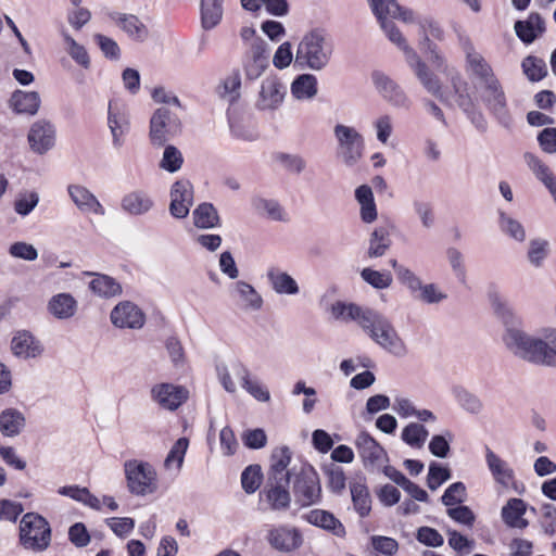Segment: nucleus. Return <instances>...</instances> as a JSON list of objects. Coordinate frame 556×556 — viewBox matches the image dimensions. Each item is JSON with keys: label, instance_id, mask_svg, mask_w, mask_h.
I'll use <instances>...</instances> for the list:
<instances>
[{"label": "nucleus", "instance_id": "obj_27", "mask_svg": "<svg viewBox=\"0 0 556 556\" xmlns=\"http://www.w3.org/2000/svg\"><path fill=\"white\" fill-rule=\"evenodd\" d=\"M121 207L129 215L142 216L153 210L154 201L147 191L136 189L122 198Z\"/></svg>", "mask_w": 556, "mask_h": 556}, {"label": "nucleus", "instance_id": "obj_45", "mask_svg": "<svg viewBox=\"0 0 556 556\" xmlns=\"http://www.w3.org/2000/svg\"><path fill=\"white\" fill-rule=\"evenodd\" d=\"M291 94L299 101L312 100L317 94V79L314 75L302 74L291 84Z\"/></svg>", "mask_w": 556, "mask_h": 556}, {"label": "nucleus", "instance_id": "obj_29", "mask_svg": "<svg viewBox=\"0 0 556 556\" xmlns=\"http://www.w3.org/2000/svg\"><path fill=\"white\" fill-rule=\"evenodd\" d=\"M231 293L243 312H257L263 306L262 295L245 281H237L232 286Z\"/></svg>", "mask_w": 556, "mask_h": 556}, {"label": "nucleus", "instance_id": "obj_31", "mask_svg": "<svg viewBox=\"0 0 556 556\" xmlns=\"http://www.w3.org/2000/svg\"><path fill=\"white\" fill-rule=\"evenodd\" d=\"M304 519L334 536L344 538L346 534L343 523L330 511L324 509H312L305 514Z\"/></svg>", "mask_w": 556, "mask_h": 556}, {"label": "nucleus", "instance_id": "obj_14", "mask_svg": "<svg viewBox=\"0 0 556 556\" xmlns=\"http://www.w3.org/2000/svg\"><path fill=\"white\" fill-rule=\"evenodd\" d=\"M150 393L153 402L170 412L179 408L189 396L185 387L173 383H157L152 387Z\"/></svg>", "mask_w": 556, "mask_h": 556}, {"label": "nucleus", "instance_id": "obj_11", "mask_svg": "<svg viewBox=\"0 0 556 556\" xmlns=\"http://www.w3.org/2000/svg\"><path fill=\"white\" fill-rule=\"evenodd\" d=\"M55 140V126L47 119H38L33 123L27 134L30 150L39 155L50 151L54 147Z\"/></svg>", "mask_w": 556, "mask_h": 556}, {"label": "nucleus", "instance_id": "obj_41", "mask_svg": "<svg viewBox=\"0 0 556 556\" xmlns=\"http://www.w3.org/2000/svg\"><path fill=\"white\" fill-rule=\"evenodd\" d=\"M254 211L262 217L274 222H288V214L282 205L275 199L255 197L252 199Z\"/></svg>", "mask_w": 556, "mask_h": 556}, {"label": "nucleus", "instance_id": "obj_38", "mask_svg": "<svg viewBox=\"0 0 556 556\" xmlns=\"http://www.w3.org/2000/svg\"><path fill=\"white\" fill-rule=\"evenodd\" d=\"M26 427L25 415L17 408H5L0 413V432L8 438L20 435Z\"/></svg>", "mask_w": 556, "mask_h": 556}, {"label": "nucleus", "instance_id": "obj_50", "mask_svg": "<svg viewBox=\"0 0 556 556\" xmlns=\"http://www.w3.org/2000/svg\"><path fill=\"white\" fill-rule=\"evenodd\" d=\"M194 226L202 229L214 228L219 225V216L210 203L200 204L192 213Z\"/></svg>", "mask_w": 556, "mask_h": 556}, {"label": "nucleus", "instance_id": "obj_62", "mask_svg": "<svg viewBox=\"0 0 556 556\" xmlns=\"http://www.w3.org/2000/svg\"><path fill=\"white\" fill-rule=\"evenodd\" d=\"M447 262L454 276L460 282H465L467 278V270L463 253L456 248H448L446 250Z\"/></svg>", "mask_w": 556, "mask_h": 556}, {"label": "nucleus", "instance_id": "obj_17", "mask_svg": "<svg viewBox=\"0 0 556 556\" xmlns=\"http://www.w3.org/2000/svg\"><path fill=\"white\" fill-rule=\"evenodd\" d=\"M485 464L494 482L503 489L517 490L516 473L509 463L493 452L485 448Z\"/></svg>", "mask_w": 556, "mask_h": 556}, {"label": "nucleus", "instance_id": "obj_36", "mask_svg": "<svg viewBox=\"0 0 556 556\" xmlns=\"http://www.w3.org/2000/svg\"><path fill=\"white\" fill-rule=\"evenodd\" d=\"M267 280L275 293L280 295H296L300 287L296 280L287 271L278 267H270L266 271Z\"/></svg>", "mask_w": 556, "mask_h": 556}, {"label": "nucleus", "instance_id": "obj_59", "mask_svg": "<svg viewBox=\"0 0 556 556\" xmlns=\"http://www.w3.org/2000/svg\"><path fill=\"white\" fill-rule=\"evenodd\" d=\"M262 478L263 475L261 466L251 465L247 467L241 475V483L243 490L249 494L254 493L260 488Z\"/></svg>", "mask_w": 556, "mask_h": 556}, {"label": "nucleus", "instance_id": "obj_10", "mask_svg": "<svg viewBox=\"0 0 556 556\" xmlns=\"http://www.w3.org/2000/svg\"><path fill=\"white\" fill-rule=\"evenodd\" d=\"M287 88L277 76L265 77L255 99V108L264 112L277 111L283 103Z\"/></svg>", "mask_w": 556, "mask_h": 556}, {"label": "nucleus", "instance_id": "obj_58", "mask_svg": "<svg viewBox=\"0 0 556 556\" xmlns=\"http://www.w3.org/2000/svg\"><path fill=\"white\" fill-rule=\"evenodd\" d=\"M413 296L426 304H438L447 298L435 283H421V288Z\"/></svg>", "mask_w": 556, "mask_h": 556}, {"label": "nucleus", "instance_id": "obj_61", "mask_svg": "<svg viewBox=\"0 0 556 556\" xmlns=\"http://www.w3.org/2000/svg\"><path fill=\"white\" fill-rule=\"evenodd\" d=\"M241 78L239 73H231L224 79L219 88V94L222 98L231 103L239 98Z\"/></svg>", "mask_w": 556, "mask_h": 556}, {"label": "nucleus", "instance_id": "obj_21", "mask_svg": "<svg viewBox=\"0 0 556 556\" xmlns=\"http://www.w3.org/2000/svg\"><path fill=\"white\" fill-rule=\"evenodd\" d=\"M481 97L500 123L508 126L510 117L506 108L505 94L497 78L492 83L481 85Z\"/></svg>", "mask_w": 556, "mask_h": 556}, {"label": "nucleus", "instance_id": "obj_3", "mask_svg": "<svg viewBox=\"0 0 556 556\" xmlns=\"http://www.w3.org/2000/svg\"><path fill=\"white\" fill-rule=\"evenodd\" d=\"M362 329L369 338L387 352L395 356H404L407 348L392 323L381 313L370 309L364 319Z\"/></svg>", "mask_w": 556, "mask_h": 556}, {"label": "nucleus", "instance_id": "obj_51", "mask_svg": "<svg viewBox=\"0 0 556 556\" xmlns=\"http://www.w3.org/2000/svg\"><path fill=\"white\" fill-rule=\"evenodd\" d=\"M452 394L458 405L470 414H479L483 408L482 401L462 386L453 387Z\"/></svg>", "mask_w": 556, "mask_h": 556}, {"label": "nucleus", "instance_id": "obj_32", "mask_svg": "<svg viewBox=\"0 0 556 556\" xmlns=\"http://www.w3.org/2000/svg\"><path fill=\"white\" fill-rule=\"evenodd\" d=\"M40 104L41 99L36 91L15 90L9 100V108L18 115L34 116Z\"/></svg>", "mask_w": 556, "mask_h": 556}, {"label": "nucleus", "instance_id": "obj_49", "mask_svg": "<svg viewBox=\"0 0 556 556\" xmlns=\"http://www.w3.org/2000/svg\"><path fill=\"white\" fill-rule=\"evenodd\" d=\"M523 159L529 169L546 188L556 181V177L551 168L536 155L526 152Z\"/></svg>", "mask_w": 556, "mask_h": 556}, {"label": "nucleus", "instance_id": "obj_37", "mask_svg": "<svg viewBox=\"0 0 556 556\" xmlns=\"http://www.w3.org/2000/svg\"><path fill=\"white\" fill-rule=\"evenodd\" d=\"M78 308L76 299L71 293H58L50 298L47 304L49 314L58 319L72 318Z\"/></svg>", "mask_w": 556, "mask_h": 556}, {"label": "nucleus", "instance_id": "obj_5", "mask_svg": "<svg viewBox=\"0 0 556 556\" xmlns=\"http://www.w3.org/2000/svg\"><path fill=\"white\" fill-rule=\"evenodd\" d=\"M337 159L346 167L356 166L364 155L365 139L353 126L338 123L333 126Z\"/></svg>", "mask_w": 556, "mask_h": 556}, {"label": "nucleus", "instance_id": "obj_7", "mask_svg": "<svg viewBox=\"0 0 556 556\" xmlns=\"http://www.w3.org/2000/svg\"><path fill=\"white\" fill-rule=\"evenodd\" d=\"M51 542V528L49 522L36 513L25 514L20 522V543L33 552H42Z\"/></svg>", "mask_w": 556, "mask_h": 556}, {"label": "nucleus", "instance_id": "obj_19", "mask_svg": "<svg viewBox=\"0 0 556 556\" xmlns=\"http://www.w3.org/2000/svg\"><path fill=\"white\" fill-rule=\"evenodd\" d=\"M268 66V46L262 38L251 42L243 59V70L249 79L258 78Z\"/></svg>", "mask_w": 556, "mask_h": 556}, {"label": "nucleus", "instance_id": "obj_34", "mask_svg": "<svg viewBox=\"0 0 556 556\" xmlns=\"http://www.w3.org/2000/svg\"><path fill=\"white\" fill-rule=\"evenodd\" d=\"M391 245V227L388 225H379L369 233L366 254L369 258L382 257L387 254Z\"/></svg>", "mask_w": 556, "mask_h": 556}, {"label": "nucleus", "instance_id": "obj_43", "mask_svg": "<svg viewBox=\"0 0 556 556\" xmlns=\"http://www.w3.org/2000/svg\"><path fill=\"white\" fill-rule=\"evenodd\" d=\"M527 505L520 498H510L502 508V518L504 522L511 528L523 529L528 521L523 518Z\"/></svg>", "mask_w": 556, "mask_h": 556}, {"label": "nucleus", "instance_id": "obj_23", "mask_svg": "<svg viewBox=\"0 0 556 556\" xmlns=\"http://www.w3.org/2000/svg\"><path fill=\"white\" fill-rule=\"evenodd\" d=\"M67 192L77 207V210L85 215L103 216L105 210L97 197L85 186L70 185Z\"/></svg>", "mask_w": 556, "mask_h": 556}, {"label": "nucleus", "instance_id": "obj_28", "mask_svg": "<svg viewBox=\"0 0 556 556\" xmlns=\"http://www.w3.org/2000/svg\"><path fill=\"white\" fill-rule=\"evenodd\" d=\"M110 18L127 34V36L135 40L142 42L149 38V29L138 16L132 14H125L119 12L110 13Z\"/></svg>", "mask_w": 556, "mask_h": 556}, {"label": "nucleus", "instance_id": "obj_53", "mask_svg": "<svg viewBox=\"0 0 556 556\" xmlns=\"http://www.w3.org/2000/svg\"><path fill=\"white\" fill-rule=\"evenodd\" d=\"M549 244L546 240L536 238L529 241L527 250V260L535 268L543 266L548 255Z\"/></svg>", "mask_w": 556, "mask_h": 556}, {"label": "nucleus", "instance_id": "obj_25", "mask_svg": "<svg viewBox=\"0 0 556 556\" xmlns=\"http://www.w3.org/2000/svg\"><path fill=\"white\" fill-rule=\"evenodd\" d=\"M268 542L277 551L292 552L302 544V535L295 528L281 526L268 532Z\"/></svg>", "mask_w": 556, "mask_h": 556}, {"label": "nucleus", "instance_id": "obj_42", "mask_svg": "<svg viewBox=\"0 0 556 556\" xmlns=\"http://www.w3.org/2000/svg\"><path fill=\"white\" fill-rule=\"evenodd\" d=\"M84 275L92 277L89 289L100 298H112L122 293L121 285L108 275L90 271H85Z\"/></svg>", "mask_w": 556, "mask_h": 556}, {"label": "nucleus", "instance_id": "obj_30", "mask_svg": "<svg viewBox=\"0 0 556 556\" xmlns=\"http://www.w3.org/2000/svg\"><path fill=\"white\" fill-rule=\"evenodd\" d=\"M288 485L283 481H268L267 486L261 492V496L271 510L285 511L290 507L291 496Z\"/></svg>", "mask_w": 556, "mask_h": 556}, {"label": "nucleus", "instance_id": "obj_46", "mask_svg": "<svg viewBox=\"0 0 556 556\" xmlns=\"http://www.w3.org/2000/svg\"><path fill=\"white\" fill-rule=\"evenodd\" d=\"M224 0H201V23L204 29L216 27L223 18Z\"/></svg>", "mask_w": 556, "mask_h": 556}, {"label": "nucleus", "instance_id": "obj_8", "mask_svg": "<svg viewBox=\"0 0 556 556\" xmlns=\"http://www.w3.org/2000/svg\"><path fill=\"white\" fill-rule=\"evenodd\" d=\"M124 473L128 491L137 496H146L156 492L157 473L155 468L142 460L129 459L124 463Z\"/></svg>", "mask_w": 556, "mask_h": 556}, {"label": "nucleus", "instance_id": "obj_16", "mask_svg": "<svg viewBox=\"0 0 556 556\" xmlns=\"http://www.w3.org/2000/svg\"><path fill=\"white\" fill-rule=\"evenodd\" d=\"M371 78L376 90L390 104L397 109H408L410 106L412 102L406 92L388 75L382 72H374Z\"/></svg>", "mask_w": 556, "mask_h": 556}, {"label": "nucleus", "instance_id": "obj_57", "mask_svg": "<svg viewBox=\"0 0 556 556\" xmlns=\"http://www.w3.org/2000/svg\"><path fill=\"white\" fill-rule=\"evenodd\" d=\"M362 279L376 289H387L392 285L393 278L389 271L364 268L361 271Z\"/></svg>", "mask_w": 556, "mask_h": 556}, {"label": "nucleus", "instance_id": "obj_20", "mask_svg": "<svg viewBox=\"0 0 556 556\" xmlns=\"http://www.w3.org/2000/svg\"><path fill=\"white\" fill-rule=\"evenodd\" d=\"M193 204V186L189 180L180 179L170 188L169 213L173 217L181 219L188 216Z\"/></svg>", "mask_w": 556, "mask_h": 556}, {"label": "nucleus", "instance_id": "obj_47", "mask_svg": "<svg viewBox=\"0 0 556 556\" xmlns=\"http://www.w3.org/2000/svg\"><path fill=\"white\" fill-rule=\"evenodd\" d=\"M62 38L65 45V50L71 59L84 70H89L91 66V59L87 49L78 43L67 31H62Z\"/></svg>", "mask_w": 556, "mask_h": 556}, {"label": "nucleus", "instance_id": "obj_64", "mask_svg": "<svg viewBox=\"0 0 556 556\" xmlns=\"http://www.w3.org/2000/svg\"><path fill=\"white\" fill-rule=\"evenodd\" d=\"M39 195L35 191L20 193L14 201V211L21 215H28L38 204Z\"/></svg>", "mask_w": 556, "mask_h": 556}, {"label": "nucleus", "instance_id": "obj_13", "mask_svg": "<svg viewBox=\"0 0 556 556\" xmlns=\"http://www.w3.org/2000/svg\"><path fill=\"white\" fill-rule=\"evenodd\" d=\"M355 446L365 468L380 469L388 462L384 448L367 432H361Z\"/></svg>", "mask_w": 556, "mask_h": 556}, {"label": "nucleus", "instance_id": "obj_18", "mask_svg": "<svg viewBox=\"0 0 556 556\" xmlns=\"http://www.w3.org/2000/svg\"><path fill=\"white\" fill-rule=\"evenodd\" d=\"M110 319L121 329H140L146 323L143 312L130 301H123L115 305L111 311Z\"/></svg>", "mask_w": 556, "mask_h": 556}, {"label": "nucleus", "instance_id": "obj_33", "mask_svg": "<svg viewBox=\"0 0 556 556\" xmlns=\"http://www.w3.org/2000/svg\"><path fill=\"white\" fill-rule=\"evenodd\" d=\"M291 462V451L287 446L277 447L273 451L270 456V467L268 471V481L279 482L283 481L285 484L290 482V472L288 466Z\"/></svg>", "mask_w": 556, "mask_h": 556}, {"label": "nucleus", "instance_id": "obj_44", "mask_svg": "<svg viewBox=\"0 0 556 556\" xmlns=\"http://www.w3.org/2000/svg\"><path fill=\"white\" fill-rule=\"evenodd\" d=\"M544 21L538 13H531L526 21L515 24L517 36L526 43H531L544 31Z\"/></svg>", "mask_w": 556, "mask_h": 556}, {"label": "nucleus", "instance_id": "obj_60", "mask_svg": "<svg viewBox=\"0 0 556 556\" xmlns=\"http://www.w3.org/2000/svg\"><path fill=\"white\" fill-rule=\"evenodd\" d=\"M184 159L181 152L174 146L164 149L160 167L168 173H175L181 168Z\"/></svg>", "mask_w": 556, "mask_h": 556}, {"label": "nucleus", "instance_id": "obj_2", "mask_svg": "<svg viewBox=\"0 0 556 556\" xmlns=\"http://www.w3.org/2000/svg\"><path fill=\"white\" fill-rule=\"evenodd\" d=\"M422 88L448 108H459L469 111L472 106L469 86L460 71L450 64L444 55L435 54V68L444 75L446 85L443 86L438 75L415 51L405 60Z\"/></svg>", "mask_w": 556, "mask_h": 556}, {"label": "nucleus", "instance_id": "obj_35", "mask_svg": "<svg viewBox=\"0 0 556 556\" xmlns=\"http://www.w3.org/2000/svg\"><path fill=\"white\" fill-rule=\"evenodd\" d=\"M369 311L370 308L341 301L332 303L329 307V313L333 319L342 323L356 321L361 328Z\"/></svg>", "mask_w": 556, "mask_h": 556}, {"label": "nucleus", "instance_id": "obj_26", "mask_svg": "<svg viewBox=\"0 0 556 556\" xmlns=\"http://www.w3.org/2000/svg\"><path fill=\"white\" fill-rule=\"evenodd\" d=\"M216 371L218 381L229 393H235L237 391L236 380H239L242 386L244 379L250 376L249 369L240 362H232L228 365L219 364L216 366Z\"/></svg>", "mask_w": 556, "mask_h": 556}, {"label": "nucleus", "instance_id": "obj_4", "mask_svg": "<svg viewBox=\"0 0 556 556\" xmlns=\"http://www.w3.org/2000/svg\"><path fill=\"white\" fill-rule=\"evenodd\" d=\"M332 53L331 45L320 30L307 33L300 41L295 61L305 64L314 71L323 70L329 62Z\"/></svg>", "mask_w": 556, "mask_h": 556}, {"label": "nucleus", "instance_id": "obj_15", "mask_svg": "<svg viewBox=\"0 0 556 556\" xmlns=\"http://www.w3.org/2000/svg\"><path fill=\"white\" fill-rule=\"evenodd\" d=\"M294 495L302 506L316 504L321 497L317 473L313 469L303 470L294 482Z\"/></svg>", "mask_w": 556, "mask_h": 556}, {"label": "nucleus", "instance_id": "obj_56", "mask_svg": "<svg viewBox=\"0 0 556 556\" xmlns=\"http://www.w3.org/2000/svg\"><path fill=\"white\" fill-rule=\"evenodd\" d=\"M500 228L505 235L518 242L526 240V230L522 224L504 212L500 213Z\"/></svg>", "mask_w": 556, "mask_h": 556}, {"label": "nucleus", "instance_id": "obj_55", "mask_svg": "<svg viewBox=\"0 0 556 556\" xmlns=\"http://www.w3.org/2000/svg\"><path fill=\"white\" fill-rule=\"evenodd\" d=\"M189 446V440L187 438L178 439L164 460V467L166 469L176 468L179 470L182 466L186 452Z\"/></svg>", "mask_w": 556, "mask_h": 556}, {"label": "nucleus", "instance_id": "obj_40", "mask_svg": "<svg viewBox=\"0 0 556 556\" xmlns=\"http://www.w3.org/2000/svg\"><path fill=\"white\" fill-rule=\"evenodd\" d=\"M392 20H399L406 25L418 24L421 30L428 28L430 35L438 39H441L443 35V30L438 23L432 20L420 21L417 13L407 7L399 4Z\"/></svg>", "mask_w": 556, "mask_h": 556}, {"label": "nucleus", "instance_id": "obj_48", "mask_svg": "<svg viewBox=\"0 0 556 556\" xmlns=\"http://www.w3.org/2000/svg\"><path fill=\"white\" fill-rule=\"evenodd\" d=\"M59 494L68 496L72 500L79 502L92 509L99 510L101 508V501L93 495L87 488L79 485H67L59 489Z\"/></svg>", "mask_w": 556, "mask_h": 556}, {"label": "nucleus", "instance_id": "obj_39", "mask_svg": "<svg viewBox=\"0 0 556 556\" xmlns=\"http://www.w3.org/2000/svg\"><path fill=\"white\" fill-rule=\"evenodd\" d=\"M355 199L359 205V217L365 224H372L378 217V210L371 188L361 185L355 189Z\"/></svg>", "mask_w": 556, "mask_h": 556}, {"label": "nucleus", "instance_id": "obj_24", "mask_svg": "<svg viewBox=\"0 0 556 556\" xmlns=\"http://www.w3.org/2000/svg\"><path fill=\"white\" fill-rule=\"evenodd\" d=\"M11 351L20 358H36L43 353V345L33 333L22 330L12 338Z\"/></svg>", "mask_w": 556, "mask_h": 556}, {"label": "nucleus", "instance_id": "obj_9", "mask_svg": "<svg viewBox=\"0 0 556 556\" xmlns=\"http://www.w3.org/2000/svg\"><path fill=\"white\" fill-rule=\"evenodd\" d=\"M180 119L170 108L161 106L150 119L149 139L155 147H162L180 130Z\"/></svg>", "mask_w": 556, "mask_h": 556}, {"label": "nucleus", "instance_id": "obj_6", "mask_svg": "<svg viewBox=\"0 0 556 556\" xmlns=\"http://www.w3.org/2000/svg\"><path fill=\"white\" fill-rule=\"evenodd\" d=\"M371 12L376 16L380 28L387 38L395 45L405 56V60L414 53L415 50L408 45L401 29L392 21V17L397 9L396 0H367Z\"/></svg>", "mask_w": 556, "mask_h": 556}, {"label": "nucleus", "instance_id": "obj_63", "mask_svg": "<svg viewBox=\"0 0 556 556\" xmlns=\"http://www.w3.org/2000/svg\"><path fill=\"white\" fill-rule=\"evenodd\" d=\"M522 68L532 81L541 80L547 74L546 64L535 56H528L522 61Z\"/></svg>", "mask_w": 556, "mask_h": 556}, {"label": "nucleus", "instance_id": "obj_12", "mask_svg": "<svg viewBox=\"0 0 556 556\" xmlns=\"http://www.w3.org/2000/svg\"><path fill=\"white\" fill-rule=\"evenodd\" d=\"M108 127L112 136V147L115 150H121L130 129V122L125 108L114 101L109 102Z\"/></svg>", "mask_w": 556, "mask_h": 556}, {"label": "nucleus", "instance_id": "obj_22", "mask_svg": "<svg viewBox=\"0 0 556 556\" xmlns=\"http://www.w3.org/2000/svg\"><path fill=\"white\" fill-rule=\"evenodd\" d=\"M464 50L465 68L469 76L479 80L480 85L492 83L496 77L484 56L470 42L464 46Z\"/></svg>", "mask_w": 556, "mask_h": 556}, {"label": "nucleus", "instance_id": "obj_52", "mask_svg": "<svg viewBox=\"0 0 556 556\" xmlns=\"http://www.w3.org/2000/svg\"><path fill=\"white\" fill-rule=\"evenodd\" d=\"M351 496L355 510L366 517L371 510V500L367 486L363 483L351 484Z\"/></svg>", "mask_w": 556, "mask_h": 556}, {"label": "nucleus", "instance_id": "obj_54", "mask_svg": "<svg viewBox=\"0 0 556 556\" xmlns=\"http://www.w3.org/2000/svg\"><path fill=\"white\" fill-rule=\"evenodd\" d=\"M428 434V430L422 425L410 422L402 430L401 438L409 446L420 448L424 446Z\"/></svg>", "mask_w": 556, "mask_h": 556}, {"label": "nucleus", "instance_id": "obj_1", "mask_svg": "<svg viewBox=\"0 0 556 556\" xmlns=\"http://www.w3.org/2000/svg\"><path fill=\"white\" fill-rule=\"evenodd\" d=\"M492 307L505 324L502 340L505 348L516 357L538 366L556 367V328H544L530 334L520 327L514 315L498 294L490 296Z\"/></svg>", "mask_w": 556, "mask_h": 556}]
</instances>
